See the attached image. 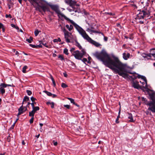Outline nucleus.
<instances>
[{
  "label": "nucleus",
  "mask_w": 155,
  "mask_h": 155,
  "mask_svg": "<svg viewBox=\"0 0 155 155\" xmlns=\"http://www.w3.org/2000/svg\"><path fill=\"white\" fill-rule=\"evenodd\" d=\"M94 55L102 61L105 66L113 71L114 73L118 74L124 78H128L125 65L117 57H114L112 59L104 51H102L101 53L96 52Z\"/></svg>",
  "instance_id": "1"
},
{
  "label": "nucleus",
  "mask_w": 155,
  "mask_h": 155,
  "mask_svg": "<svg viewBox=\"0 0 155 155\" xmlns=\"http://www.w3.org/2000/svg\"><path fill=\"white\" fill-rule=\"evenodd\" d=\"M34 6H36V4L38 6L36 7V9L41 11L39 8H41L44 12L49 11V7L47 2L45 0H28Z\"/></svg>",
  "instance_id": "2"
},
{
  "label": "nucleus",
  "mask_w": 155,
  "mask_h": 155,
  "mask_svg": "<svg viewBox=\"0 0 155 155\" xmlns=\"http://www.w3.org/2000/svg\"><path fill=\"white\" fill-rule=\"evenodd\" d=\"M75 28L80 34L88 41L97 47L101 45L100 44L94 41L87 34L85 31L78 25H77Z\"/></svg>",
  "instance_id": "3"
},
{
  "label": "nucleus",
  "mask_w": 155,
  "mask_h": 155,
  "mask_svg": "<svg viewBox=\"0 0 155 155\" xmlns=\"http://www.w3.org/2000/svg\"><path fill=\"white\" fill-rule=\"evenodd\" d=\"M51 8L52 10H54L56 13L57 14L59 18H64L65 20L69 21V22L72 24L74 27H76L77 24L75 23L73 20L70 19L69 18L67 17L64 14L62 13L58 6L56 5H52L51 6Z\"/></svg>",
  "instance_id": "4"
},
{
  "label": "nucleus",
  "mask_w": 155,
  "mask_h": 155,
  "mask_svg": "<svg viewBox=\"0 0 155 155\" xmlns=\"http://www.w3.org/2000/svg\"><path fill=\"white\" fill-rule=\"evenodd\" d=\"M86 53L84 49H82L80 52L78 50L74 51L72 52V55L78 60H81Z\"/></svg>",
  "instance_id": "5"
},
{
  "label": "nucleus",
  "mask_w": 155,
  "mask_h": 155,
  "mask_svg": "<svg viewBox=\"0 0 155 155\" xmlns=\"http://www.w3.org/2000/svg\"><path fill=\"white\" fill-rule=\"evenodd\" d=\"M149 15V12L147 9L143 10L140 11L138 14L137 15L136 19H143Z\"/></svg>",
  "instance_id": "6"
},
{
  "label": "nucleus",
  "mask_w": 155,
  "mask_h": 155,
  "mask_svg": "<svg viewBox=\"0 0 155 155\" xmlns=\"http://www.w3.org/2000/svg\"><path fill=\"white\" fill-rule=\"evenodd\" d=\"M63 31L64 33V38L66 42L67 43L70 42L71 40L73 38V36L71 34L66 30L65 28H64Z\"/></svg>",
  "instance_id": "7"
},
{
  "label": "nucleus",
  "mask_w": 155,
  "mask_h": 155,
  "mask_svg": "<svg viewBox=\"0 0 155 155\" xmlns=\"http://www.w3.org/2000/svg\"><path fill=\"white\" fill-rule=\"evenodd\" d=\"M149 106L148 110H150L153 112L155 113V102H150L146 104Z\"/></svg>",
  "instance_id": "8"
},
{
  "label": "nucleus",
  "mask_w": 155,
  "mask_h": 155,
  "mask_svg": "<svg viewBox=\"0 0 155 155\" xmlns=\"http://www.w3.org/2000/svg\"><path fill=\"white\" fill-rule=\"evenodd\" d=\"M32 109L33 110L29 112V115L30 116H34L36 111L39 110V107L38 106H36L32 108Z\"/></svg>",
  "instance_id": "9"
},
{
  "label": "nucleus",
  "mask_w": 155,
  "mask_h": 155,
  "mask_svg": "<svg viewBox=\"0 0 155 155\" xmlns=\"http://www.w3.org/2000/svg\"><path fill=\"white\" fill-rule=\"evenodd\" d=\"M27 110V108L26 107H23V105L21 106L20 108L18 109V115H19L23 113Z\"/></svg>",
  "instance_id": "10"
},
{
  "label": "nucleus",
  "mask_w": 155,
  "mask_h": 155,
  "mask_svg": "<svg viewBox=\"0 0 155 155\" xmlns=\"http://www.w3.org/2000/svg\"><path fill=\"white\" fill-rule=\"evenodd\" d=\"M132 86L134 88L137 89H141V87L139 84L138 81L134 82L132 83Z\"/></svg>",
  "instance_id": "11"
},
{
  "label": "nucleus",
  "mask_w": 155,
  "mask_h": 155,
  "mask_svg": "<svg viewBox=\"0 0 155 155\" xmlns=\"http://www.w3.org/2000/svg\"><path fill=\"white\" fill-rule=\"evenodd\" d=\"M86 31L87 32H93V33H101L102 35H104L103 34L101 33V32L100 31H95L94 30H92L90 28H87V30Z\"/></svg>",
  "instance_id": "12"
},
{
  "label": "nucleus",
  "mask_w": 155,
  "mask_h": 155,
  "mask_svg": "<svg viewBox=\"0 0 155 155\" xmlns=\"http://www.w3.org/2000/svg\"><path fill=\"white\" fill-rule=\"evenodd\" d=\"M130 54L129 53L126 54L125 53H124L123 54V58L125 60H127L130 58Z\"/></svg>",
  "instance_id": "13"
},
{
  "label": "nucleus",
  "mask_w": 155,
  "mask_h": 155,
  "mask_svg": "<svg viewBox=\"0 0 155 155\" xmlns=\"http://www.w3.org/2000/svg\"><path fill=\"white\" fill-rule=\"evenodd\" d=\"M141 56L144 58H147V60H149L150 59L151 57L150 54H145L144 53H143L141 54Z\"/></svg>",
  "instance_id": "14"
},
{
  "label": "nucleus",
  "mask_w": 155,
  "mask_h": 155,
  "mask_svg": "<svg viewBox=\"0 0 155 155\" xmlns=\"http://www.w3.org/2000/svg\"><path fill=\"white\" fill-rule=\"evenodd\" d=\"M128 118L130 119L129 121L132 122H134V121L133 120V116L131 113H128Z\"/></svg>",
  "instance_id": "15"
},
{
  "label": "nucleus",
  "mask_w": 155,
  "mask_h": 155,
  "mask_svg": "<svg viewBox=\"0 0 155 155\" xmlns=\"http://www.w3.org/2000/svg\"><path fill=\"white\" fill-rule=\"evenodd\" d=\"M150 54V56L152 55L154 57H155V49L153 48L151 49L150 51V53L149 54Z\"/></svg>",
  "instance_id": "16"
},
{
  "label": "nucleus",
  "mask_w": 155,
  "mask_h": 155,
  "mask_svg": "<svg viewBox=\"0 0 155 155\" xmlns=\"http://www.w3.org/2000/svg\"><path fill=\"white\" fill-rule=\"evenodd\" d=\"M29 100V98L27 96H25L24 97L23 99V102L22 103V105L26 103V101H28Z\"/></svg>",
  "instance_id": "17"
},
{
  "label": "nucleus",
  "mask_w": 155,
  "mask_h": 155,
  "mask_svg": "<svg viewBox=\"0 0 155 155\" xmlns=\"http://www.w3.org/2000/svg\"><path fill=\"white\" fill-rule=\"evenodd\" d=\"M66 27L67 29H68L69 31H71L73 28V27L72 25H66Z\"/></svg>",
  "instance_id": "18"
},
{
  "label": "nucleus",
  "mask_w": 155,
  "mask_h": 155,
  "mask_svg": "<svg viewBox=\"0 0 155 155\" xmlns=\"http://www.w3.org/2000/svg\"><path fill=\"white\" fill-rule=\"evenodd\" d=\"M71 3H70V6L72 7L73 6H74L76 4L77 2L74 1H73L72 0H71Z\"/></svg>",
  "instance_id": "19"
},
{
  "label": "nucleus",
  "mask_w": 155,
  "mask_h": 155,
  "mask_svg": "<svg viewBox=\"0 0 155 155\" xmlns=\"http://www.w3.org/2000/svg\"><path fill=\"white\" fill-rule=\"evenodd\" d=\"M7 86H11V85L7 84L4 83H1L0 84V87L2 88H5L7 87Z\"/></svg>",
  "instance_id": "20"
},
{
  "label": "nucleus",
  "mask_w": 155,
  "mask_h": 155,
  "mask_svg": "<svg viewBox=\"0 0 155 155\" xmlns=\"http://www.w3.org/2000/svg\"><path fill=\"white\" fill-rule=\"evenodd\" d=\"M76 43V45L80 49H82L81 46V45L80 44L76 41H75Z\"/></svg>",
  "instance_id": "21"
},
{
  "label": "nucleus",
  "mask_w": 155,
  "mask_h": 155,
  "mask_svg": "<svg viewBox=\"0 0 155 155\" xmlns=\"http://www.w3.org/2000/svg\"><path fill=\"white\" fill-rule=\"evenodd\" d=\"M33 39V38L32 37H30L29 38L26 39V41L29 43H31Z\"/></svg>",
  "instance_id": "22"
},
{
  "label": "nucleus",
  "mask_w": 155,
  "mask_h": 155,
  "mask_svg": "<svg viewBox=\"0 0 155 155\" xmlns=\"http://www.w3.org/2000/svg\"><path fill=\"white\" fill-rule=\"evenodd\" d=\"M41 43L42 45H43L45 46V47L48 48H50L51 46L50 45H47V44L46 43H44L43 42L41 41Z\"/></svg>",
  "instance_id": "23"
},
{
  "label": "nucleus",
  "mask_w": 155,
  "mask_h": 155,
  "mask_svg": "<svg viewBox=\"0 0 155 155\" xmlns=\"http://www.w3.org/2000/svg\"><path fill=\"white\" fill-rule=\"evenodd\" d=\"M28 67L27 66H25L22 68V71L24 73H26V70L27 69Z\"/></svg>",
  "instance_id": "24"
},
{
  "label": "nucleus",
  "mask_w": 155,
  "mask_h": 155,
  "mask_svg": "<svg viewBox=\"0 0 155 155\" xmlns=\"http://www.w3.org/2000/svg\"><path fill=\"white\" fill-rule=\"evenodd\" d=\"M0 92L3 94L5 93V90L4 88L1 87H0Z\"/></svg>",
  "instance_id": "25"
},
{
  "label": "nucleus",
  "mask_w": 155,
  "mask_h": 155,
  "mask_svg": "<svg viewBox=\"0 0 155 155\" xmlns=\"http://www.w3.org/2000/svg\"><path fill=\"white\" fill-rule=\"evenodd\" d=\"M150 99L152 101V102H155V99L153 94H151L150 95Z\"/></svg>",
  "instance_id": "26"
},
{
  "label": "nucleus",
  "mask_w": 155,
  "mask_h": 155,
  "mask_svg": "<svg viewBox=\"0 0 155 155\" xmlns=\"http://www.w3.org/2000/svg\"><path fill=\"white\" fill-rule=\"evenodd\" d=\"M61 86L63 88H65L68 87V86L65 84L64 83H62L61 84Z\"/></svg>",
  "instance_id": "27"
},
{
  "label": "nucleus",
  "mask_w": 155,
  "mask_h": 155,
  "mask_svg": "<svg viewBox=\"0 0 155 155\" xmlns=\"http://www.w3.org/2000/svg\"><path fill=\"white\" fill-rule=\"evenodd\" d=\"M67 99L70 101L71 103L73 104H75V102L74 99L69 97L67 98Z\"/></svg>",
  "instance_id": "28"
},
{
  "label": "nucleus",
  "mask_w": 155,
  "mask_h": 155,
  "mask_svg": "<svg viewBox=\"0 0 155 155\" xmlns=\"http://www.w3.org/2000/svg\"><path fill=\"white\" fill-rule=\"evenodd\" d=\"M142 78V79L143 80L144 82H146L145 87H146V86L147 85V79H146V78L145 77H144V76H143Z\"/></svg>",
  "instance_id": "29"
},
{
  "label": "nucleus",
  "mask_w": 155,
  "mask_h": 155,
  "mask_svg": "<svg viewBox=\"0 0 155 155\" xmlns=\"http://www.w3.org/2000/svg\"><path fill=\"white\" fill-rule=\"evenodd\" d=\"M11 26L12 27L14 28L17 30H18L19 29L18 27V26L15 25L14 24H11Z\"/></svg>",
  "instance_id": "30"
},
{
  "label": "nucleus",
  "mask_w": 155,
  "mask_h": 155,
  "mask_svg": "<svg viewBox=\"0 0 155 155\" xmlns=\"http://www.w3.org/2000/svg\"><path fill=\"white\" fill-rule=\"evenodd\" d=\"M45 92L48 96H51L52 95V94L50 92H48L47 91H45Z\"/></svg>",
  "instance_id": "31"
},
{
  "label": "nucleus",
  "mask_w": 155,
  "mask_h": 155,
  "mask_svg": "<svg viewBox=\"0 0 155 155\" xmlns=\"http://www.w3.org/2000/svg\"><path fill=\"white\" fill-rule=\"evenodd\" d=\"M71 0H64L65 2L68 5H69L70 6V5L71 1Z\"/></svg>",
  "instance_id": "32"
},
{
  "label": "nucleus",
  "mask_w": 155,
  "mask_h": 155,
  "mask_svg": "<svg viewBox=\"0 0 155 155\" xmlns=\"http://www.w3.org/2000/svg\"><path fill=\"white\" fill-rule=\"evenodd\" d=\"M68 50L67 48H65L64 50V53L68 55Z\"/></svg>",
  "instance_id": "33"
},
{
  "label": "nucleus",
  "mask_w": 155,
  "mask_h": 155,
  "mask_svg": "<svg viewBox=\"0 0 155 155\" xmlns=\"http://www.w3.org/2000/svg\"><path fill=\"white\" fill-rule=\"evenodd\" d=\"M39 31L38 30H35V36H37L38 34Z\"/></svg>",
  "instance_id": "34"
},
{
  "label": "nucleus",
  "mask_w": 155,
  "mask_h": 155,
  "mask_svg": "<svg viewBox=\"0 0 155 155\" xmlns=\"http://www.w3.org/2000/svg\"><path fill=\"white\" fill-rule=\"evenodd\" d=\"M58 58L60 59L61 60H64L63 55H60L58 56Z\"/></svg>",
  "instance_id": "35"
},
{
  "label": "nucleus",
  "mask_w": 155,
  "mask_h": 155,
  "mask_svg": "<svg viewBox=\"0 0 155 155\" xmlns=\"http://www.w3.org/2000/svg\"><path fill=\"white\" fill-rule=\"evenodd\" d=\"M26 92L28 95H30L32 94V92L31 91L27 90Z\"/></svg>",
  "instance_id": "36"
},
{
  "label": "nucleus",
  "mask_w": 155,
  "mask_h": 155,
  "mask_svg": "<svg viewBox=\"0 0 155 155\" xmlns=\"http://www.w3.org/2000/svg\"><path fill=\"white\" fill-rule=\"evenodd\" d=\"M120 117V116H119V115H118V116H117V118L116 120V121H115V122L117 123H119V122L118 121V120Z\"/></svg>",
  "instance_id": "37"
},
{
  "label": "nucleus",
  "mask_w": 155,
  "mask_h": 155,
  "mask_svg": "<svg viewBox=\"0 0 155 155\" xmlns=\"http://www.w3.org/2000/svg\"><path fill=\"white\" fill-rule=\"evenodd\" d=\"M64 107L68 109H69L70 107V106L69 105H64Z\"/></svg>",
  "instance_id": "38"
},
{
  "label": "nucleus",
  "mask_w": 155,
  "mask_h": 155,
  "mask_svg": "<svg viewBox=\"0 0 155 155\" xmlns=\"http://www.w3.org/2000/svg\"><path fill=\"white\" fill-rule=\"evenodd\" d=\"M34 116H31L32 117L31 119L30 120V124H31V123H33V122L34 119Z\"/></svg>",
  "instance_id": "39"
},
{
  "label": "nucleus",
  "mask_w": 155,
  "mask_h": 155,
  "mask_svg": "<svg viewBox=\"0 0 155 155\" xmlns=\"http://www.w3.org/2000/svg\"><path fill=\"white\" fill-rule=\"evenodd\" d=\"M5 17L7 18L9 17L10 18H12V16L10 14H9V15L6 14L5 15Z\"/></svg>",
  "instance_id": "40"
},
{
  "label": "nucleus",
  "mask_w": 155,
  "mask_h": 155,
  "mask_svg": "<svg viewBox=\"0 0 155 155\" xmlns=\"http://www.w3.org/2000/svg\"><path fill=\"white\" fill-rule=\"evenodd\" d=\"M145 83L146 82H142V83L143 85V87L144 88H146L147 87V85L146 87H145Z\"/></svg>",
  "instance_id": "41"
},
{
  "label": "nucleus",
  "mask_w": 155,
  "mask_h": 155,
  "mask_svg": "<svg viewBox=\"0 0 155 155\" xmlns=\"http://www.w3.org/2000/svg\"><path fill=\"white\" fill-rule=\"evenodd\" d=\"M30 46H31V47L33 48H37V45H33L32 44H30L29 45Z\"/></svg>",
  "instance_id": "42"
},
{
  "label": "nucleus",
  "mask_w": 155,
  "mask_h": 155,
  "mask_svg": "<svg viewBox=\"0 0 155 155\" xmlns=\"http://www.w3.org/2000/svg\"><path fill=\"white\" fill-rule=\"evenodd\" d=\"M31 99L33 102H34L35 100H36V99L34 97H31Z\"/></svg>",
  "instance_id": "43"
},
{
  "label": "nucleus",
  "mask_w": 155,
  "mask_h": 155,
  "mask_svg": "<svg viewBox=\"0 0 155 155\" xmlns=\"http://www.w3.org/2000/svg\"><path fill=\"white\" fill-rule=\"evenodd\" d=\"M51 107L52 108H53L54 107V103L53 102H51Z\"/></svg>",
  "instance_id": "44"
},
{
  "label": "nucleus",
  "mask_w": 155,
  "mask_h": 155,
  "mask_svg": "<svg viewBox=\"0 0 155 155\" xmlns=\"http://www.w3.org/2000/svg\"><path fill=\"white\" fill-rule=\"evenodd\" d=\"M36 103L35 102H33L32 103H31V104L32 106V108H33L35 107V104H36Z\"/></svg>",
  "instance_id": "45"
},
{
  "label": "nucleus",
  "mask_w": 155,
  "mask_h": 155,
  "mask_svg": "<svg viewBox=\"0 0 155 155\" xmlns=\"http://www.w3.org/2000/svg\"><path fill=\"white\" fill-rule=\"evenodd\" d=\"M82 61H83L84 63H85V62H87V60L86 58H84L82 60Z\"/></svg>",
  "instance_id": "46"
},
{
  "label": "nucleus",
  "mask_w": 155,
  "mask_h": 155,
  "mask_svg": "<svg viewBox=\"0 0 155 155\" xmlns=\"http://www.w3.org/2000/svg\"><path fill=\"white\" fill-rule=\"evenodd\" d=\"M107 14H108L110 15H114V13H113L111 12H107L106 13Z\"/></svg>",
  "instance_id": "47"
},
{
  "label": "nucleus",
  "mask_w": 155,
  "mask_h": 155,
  "mask_svg": "<svg viewBox=\"0 0 155 155\" xmlns=\"http://www.w3.org/2000/svg\"><path fill=\"white\" fill-rule=\"evenodd\" d=\"M88 61H87V63H89L91 62L90 61V60L91 59V58L89 56L88 57Z\"/></svg>",
  "instance_id": "48"
},
{
  "label": "nucleus",
  "mask_w": 155,
  "mask_h": 155,
  "mask_svg": "<svg viewBox=\"0 0 155 155\" xmlns=\"http://www.w3.org/2000/svg\"><path fill=\"white\" fill-rule=\"evenodd\" d=\"M12 3H11L10 4H8V8L9 9H10L11 8V5H12Z\"/></svg>",
  "instance_id": "49"
},
{
  "label": "nucleus",
  "mask_w": 155,
  "mask_h": 155,
  "mask_svg": "<svg viewBox=\"0 0 155 155\" xmlns=\"http://www.w3.org/2000/svg\"><path fill=\"white\" fill-rule=\"evenodd\" d=\"M107 39L108 38L107 37L105 36L104 37V39L105 41H107Z\"/></svg>",
  "instance_id": "50"
},
{
  "label": "nucleus",
  "mask_w": 155,
  "mask_h": 155,
  "mask_svg": "<svg viewBox=\"0 0 155 155\" xmlns=\"http://www.w3.org/2000/svg\"><path fill=\"white\" fill-rule=\"evenodd\" d=\"M53 142H54V146H56L57 144H58V142H54V141H53Z\"/></svg>",
  "instance_id": "51"
},
{
  "label": "nucleus",
  "mask_w": 155,
  "mask_h": 155,
  "mask_svg": "<svg viewBox=\"0 0 155 155\" xmlns=\"http://www.w3.org/2000/svg\"><path fill=\"white\" fill-rule=\"evenodd\" d=\"M52 83L53 84L54 87H55L56 86V83L54 81H52Z\"/></svg>",
  "instance_id": "52"
},
{
  "label": "nucleus",
  "mask_w": 155,
  "mask_h": 155,
  "mask_svg": "<svg viewBox=\"0 0 155 155\" xmlns=\"http://www.w3.org/2000/svg\"><path fill=\"white\" fill-rule=\"evenodd\" d=\"M63 75L65 77H67V74L66 73H64Z\"/></svg>",
  "instance_id": "53"
},
{
  "label": "nucleus",
  "mask_w": 155,
  "mask_h": 155,
  "mask_svg": "<svg viewBox=\"0 0 155 155\" xmlns=\"http://www.w3.org/2000/svg\"><path fill=\"white\" fill-rule=\"evenodd\" d=\"M3 27V25L2 24L0 23V29L2 28Z\"/></svg>",
  "instance_id": "54"
},
{
  "label": "nucleus",
  "mask_w": 155,
  "mask_h": 155,
  "mask_svg": "<svg viewBox=\"0 0 155 155\" xmlns=\"http://www.w3.org/2000/svg\"><path fill=\"white\" fill-rule=\"evenodd\" d=\"M56 96H57L56 95L52 94V95L51 96H52V97L54 98V97H55Z\"/></svg>",
  "instance_id": "55"
},
{
  "label": "nucleus",
  "mask_w": 155,
  "mask_h": 155,
  "mask_svg": "<svg viewBox=\"0 0 155 155\" xmlns=\"http://www.w3.org/2000/svg\"><path fill=\"white\" fill-rule=\"evenodd\" d=\"M143 76H141L140 75H138L137 76V78H141V79L142 78V77H143Z\"/></svg>",
  "instance_id": "56"
},
{
  "label": "nucleus",
  "mask_w": 155,
  "mask_h": 155,
  "mask_svg": "<svg viewBox=\"0 0 155 155\" xmlns=\"http://www.w3.org/2000/svg\"><path fill=\"white\" fill-rule=\"evenodd\" d=\"M53 41L54 42H58L57 39H54Z\"/></svg>",
  "instance_id": "57"
},
{
  "label": "nucleus",
  "mask_w": 155,
  "mask_h": 155,
  "mask_svg": "<svg viewBox=\"0 0 155 155\" xmlns=\"http://www.w3.org/2000/svg\"><path fill=\"white\" fill-rule=\"evenodd\" d=\"M37 48H42V46L40 45H37Z\"/></svg>",
  "instance_id": "58"
},
{
  "label": "nucleus",
  "mask_w": 155,
  "mask_h": 155,
  "mask_svg": "<svg viewBox=\"0 0 155 155\" xmlns=\"http://www.w3.org/2000/svg\"><path fill=\"white\" fill-rule=\"evenodd\" d=\"M58 41L60 42L61 41V40L60 38H58L57 39Z\"/></svg>",
  "instance_id": "59"
},
{
  "label": "nucleus",
  "mask_w": 155,
  "mask_h": 155,
  "mask_svg": "<svg viewBox=\"0 0 155 155\" xmlns=\"http://www.w3.org/2000/svg\"><path fill=\"white\" fill-rule=\"evenodd\" d=\"M18 54H19V53H18V51H15V55H18Z\"/></svg>",
  "instance_id": "60"
},
{
  "label": "nucleus",
  "mask_w": 155,
  "mask_h": 155,
  "mask_svg": "<svg viewBox=\"0 0 155 155\" xmlns=\"http://www.w3.org/2000/svg\"><path fill=\"white\" fill-rule=\"evenodd\" d=\"M51 80L52 81H54V80L53 77H52V76H51Z\"/></svg>",
  "instance_id": "61"
},
{
  "label": "nucleus",
  "mask_w": 155,
  "mask_h": 155,
  "mask_svg": "<svg viewBox=\"0 0 155 155\" xmlns=\"http://www.w3.org/2000/svg\"><path fill=\"white\" fill-rule=\"evenodd\" d=\"M22 144L24 145L25 144V143L24 140H23L22 141Z\"/></svg>",
  "instance_id": "62"
},
{
  "label": "nucleus",
  "mask_w": 155,
  "mask_h": 155,
  "mask_svg": "<svg viewBox=\"0 0 155 155\" xmlns=\"http://www.w3.org/2000/svg\"><path fill=\"white\" fill-rule=\"evenodd\" d=\"M53 56L54 57H55L56 56V55L55 54H53Z\"/></svg>",
  "instance_id": "63"
},
{
  "label": "nucleus",
  "mask_w": 155,
  "mask_h": 155,
  "mask_svg": "<svg viewBox=\"0 0 155 155\" xmlns=\"http://www.w3.org/2000/svg\"><path fill=\"white\" fill-rule=\"evenodd\" d=\"M40 136V134H39L38 135H37L36 136V137H37V138H38Z\"/></svg>",
  "instance_id": "64"
}]
</instances>
